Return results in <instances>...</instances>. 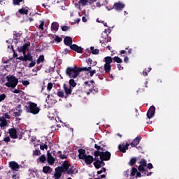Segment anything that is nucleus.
<instances>
[{"label": "nucleus", "instance_id": "58", "mask_svg": "<svg viewBox=\"0 0 179 179\" xmlns=\"http://www.w3.org/2000/svg\"><path fill=\"white\" fill-rule=\"evenodd\" d=\"M96 69H90V76H93L94 73H96Z\"/></svg>", "mask_w": 179, "mask_h": 179}, {"label": "nucleus", "instance_id": "42", "mask_svg": "<svg viewBox=\"0 0 179 179\" xmlns=\"http://www.w3.org/2000/svg\"><path fill=\"white\" fill-rule=\"evenodd\" d=\"M141 163H142V167H143V171L144 172L145 168L147 166V161L146 159H141Z\"/></svg>", "mask_w": 179, "mask_h": 179}, {"label": "nucleus", "instance_id": "47", "mask_svg": "<svg viewBox=\"0 0 179 179\" xmlns=\"http://www.w3.org/2000/svg\"><path fill=\"white\" fill-rule=\"evenodd\" d=\"M61 28L63 31H67L69 30V29H71L69 26H61Z\"/></svg>", "mask_w": 179, "mask_h": 179}, {"label": "nucleus", "instance_id": "10", "mask_svg": "<svg viewBox=\"0 0 179 179\" xmlns=\"http://www.w3.org/2000/svg\"><path fill=\"white\" fill-rule=\"evenodd\" d=\"M87 62L90 64V66L82 67V71H90L92 69V66H94L97 64L96 61H92V58H88Z\"/></svg>", "mask_w": 179, "mask_h": 179}, {"label": "nucleus", "instance_id": "16", "mask_svg": "<svg viewBox=\"0 0 179 179\" xmlns=\"http://www.w3.org/2000/svg\"><path fill=\"white\" fill-rule=\"evenodd\" d=\"M78 152H79V155H78L79 159H83V160H84L85 163V157H86L85 150H83V148H80L78 150Z\"/></svg>", "mask_w": 179, "mask_h": 179}, {"label": "nucleus", "instance_id": "29", "mask_svg": "<svg viewBox=\"0 0 179 179\" xmlns=\"http://www.w3.org/2000/svg\"><path fill=\"white\" fill-rule=\"evenodd\" d=\"M99 157H100V165H101V168L102 165H103V166H104L106 164L104 162L103 148V150L101 151Z\"/></svg>", "mask_w": 179, "mask_h": 179}, {"label": "nucleus", "instance_id": "23", "mask_svg": "<svg viewBox=\"0 0 179 179\" xmlns=\"http://www.w3.org/2000/svg\"><path fill=\"white\" fill-rule=\"evenodd\" d=\"M59 28V23L58 22H53L51 24V30L58 31Z\"/></svg>", "mask_w": 179, "mask_h": 179}, {"label": "nucleus", "instance_id": "48", "mask_svg": "<svg viewBox=\"0 0 179 179\" xmlns=\"http://www.w3.org/2000/svg\"><path fill=\"white\" fill-rule=\"evenodd\" d=\"M94 166L96 168V169H100L101 168V164H100V159L99 158V162L96 164H94Z\"/></svg>", "mask_w": 179, "mask_h": 179}, {"label": "nucleus", "instance_id": "7", "mask_svg": "<svg viewBox=\"0 0 179 179\" xmlns=\"http://www.w3.org/2000/svg\"><path fill=\"white\" fill-rule=\"evenodd\" d=\"M9 168L14 171L15 172H18V171L20 169V165L17 164V162H15V161H10L8 164Z\"/></svg>", "mask_w": 179, "mask_h": 179}, {"label": "nucleus", "instance_id": "20", "mask_svg": "<svg viewBox=\"0 0 179 179\" xmlns=\"http://www.w3.org/2000/svg\"><path fill=\"white\" fill-rule=\"evenodd\" d=\"M94 157L92 155H87L85 152V163L86 164H91L94 162Z\"/></svg>", "mask_w": 179, "mask_h": 179}, {"label": "nucleus", "instance_id": "31", "mask_svg": "<svg viewBox=\"0 0 179 179\" xmlns=\"http://www.w3.org/2000/svg\"><path fill=\"white\" fill-rule=\"evenodd\" d=\"M105 59H106L108 66L110 68V70L111 71L112 66H111L110 64L112 62H113V59L112 57H110V56L105 57Z\"/></svg>", "mask_w": 179, "mask_h": 179}, {"label": "nucleus", "instance_id": "22", "mask_svg": "<svg viewBox=\"0 0 179 179\" xmlns=\"http://www.w3.org/2000/svg\"><path fill=\"white\" fill-rule=\"evenodd\" d=\"M22 106L21 104H18L15 108V111H14V114L15 116H20L21 115L22 113V110L21 108Z\"/></svg>", "mask_w": 179, "mask_h": 179}, {"label": "nucleus", "instance_id": "12", "mask_svg": "<svg viewBox=\"0 0 179 179\" xmlns=\"http://www.w3.org/2000/svg\"><path fill=\"white\" fill-rule=\"evenodd\" d=\"M8 132L13 139H17L18 138L17 128H9Z\"/></svg>", "mask_w": 179, "mask_h": 179}, {"label": "nucleus", "instance_id": "21", "mask_svg": "<svg viewBox=\"0 0 179 179\" xmlns=\"http://www.w3.org/2000/svg\"><path fill=\"white\" fill-rule=\"evenodd\" d=\"M22 34L23 33L21 30H20V31H13V38H15L17 41L20 40L21 36Z\"/></svg>", "mask_w": 179, "mask_h": 179}, {"label": "nucleus", "instance_id": "11", "mask_svg": "<svg viewBox=\"0 0 179 179\" xmlns=\"http://www.w3.org/2000/svg\"><path fill=\"white\" fill-rule=\"evenodd\" d=\"M62 176V166L55 168V173L54 175L55 179H61Z\"/></svg>", "mask_w": 179, "mask_h": 179}, {"label": "nucleus", "instance_id": "17", "mask_svg": "<svg viewBox=\"0 0 179 179\" xmlns=\"http://www.w3.org/2000/svg\"><path fill=\"white\" fill-rule=\"evenodd\" d=\"M124 8H125L124 3H122V2H115V10H122Z\"/></svg>", "mask_w": 179, "mask_h": 179}, {"label": "nucleus", "instance_id": "33", "mask_svg": "<svg viewBox=\"0 0 179 179\" xmlns=\"http://www.w3.org/2000/svg\"><path fill=\"white\" fill-rule=\"evenodd\" d=\"M32 59L30 60L31 62H29L28 66L29 68H33V66H35L36 64V59H34L33 55H31Z\"/></svg>", "mask_w": 179, "mask_h": 179}, {"label": "nucleus", "instance_id": "38", "mask_svg": "<svg viewBox=\"0 0 179 179\" xmlns=\"http://www.w3.org/2000/svg\"><path fill=\"white\" fill-rule=\"evenodd\" d=\"M57 156L60 157V159H68V155H64V154H62V151H58Z\"/></svg>", "mask_w": 179, "mask_h": 179}, {"label": "nucleus", "instance_id": "13", "mask_svg": "<svg viewBox=\"0 0 179 179\" xmlns=\"http://www.w3.org/2000/svg\"><path fill=\"white\" fill-rule=\"evenodd\" d=\"M155 111L156 107L155 106H151L147 111V117H148V118H152L155 115Z\"/></svg>", "mask_w": 179, "mask_h": 179}, {"label": "nucleus", "instance_id": "54", "mask_svg": "<svg viewBox=\"0 0 179 179\" xmlns=\"http://www.w3.org/2000/svg\"><path fill=\"white\" fill-rule=\"evenodd\" d=\"M33 155H35V156H38V155H41V151H40V150H36L33 152Z\"/></svg>", "mask_w": 179, "mask_h": 179}, {"label": "nucleus", "instance_id": "3", "mask_svg": "<svg viewBox=\"0 0 179 179\" xmlns=\"http://www.w3.org/2000/svg\"><path fill=\"white\" fill-rule=\"evenodd\" d=\"M7 82H6L5 85L8 87H16L17 85L19 83L18 78L14 76L13 75H8L6 76Z\"/></svg>", "mask_w": 179, "mask_h": 179}, {"label": "nucleus", "instance_id": "39", "mask_svg": "<svg viewBox=\"0 0 179 179\" xmlns=\"http://www.w3.org/2000/svg\"><path fill=\"white\" fill-rule=\"evenodd\" d=\"M37 160H39L41 163H45L47 160V157H45V155H41V157H39V158Z\"/></svg>", "mask_w": 179, "mask_h": 179}, {"label": "nucleus", "instance_id": "64", "mask_svg": "<svg viewBox=\"0 0 179 179\" xmlns=\"http://www.w3.org/2000/svg\"><path fill=\"white\" fill-rule=\"evenodd\" d=\"M117 66L120 71H121L122 69H124L123 66L121 65V63L117 64Z\"/></svg>", "mask_w": 179, "mask_h": 179}, {"label": "nucleus", "instance_id": "49", "mask_svg": "<svg viewBox=\"0 0 179 179\" xmlns=\"http://www.w3.org/2000/svg\"><path fill=\"white\" fill-rule=\"evenodd\" d=\"M138 171H140V173L143 172V164L142 161H140V165L138 167Z\"/></svg>", "mask_w": 179, "mask_h": 179}, {"label": "nucleus", "instance_id": "32", "mask_svg": "<svg viewBox=\"0 0 179 179\" xmlns=\"http://www.w3.org/2000/svg\"><path fill=\"white\" fill-rule=\"evenodd\" d=\"M94 163H97V162H99V156H100L99 151H94Z\"/></svg>", "mask_w": 179, "mask_h": 179}, {"label": "nucleus", "instance_id": "6", "mask_svg": "<svg viewBox=\"0 0 179 179\" xmlns=\"http://www.w3.org/2000/svg\"><path fill=\"white\" fill-rule=\"evenodd\" d=\"M63 88L65 92L64 94V99H67L69 96L72 94V87H71V85H66V83H64Z\"/></svg>", "mask_w": 179, "mask_h": 179}, {"label": "nucleus", "instance_id": "60", "mask_svg": "<svg viewBox=\"0 0 179 179\" xmlns=\"http://www.w3.org/2000/svg\"><path fill=\"white\" fill-rule=\"evenodd\" d=\"M92 54H95V55L99 54V50L98 48L94 49V51H92Z\"/></svg>", "mask_w": 179, "mask_h": 179}, {"label": "nucleus", "instance_id": "55", "mask_svg": "<svg viewBox=\"0 0 179 179\" xmlns=\"http://www.w3.org/2000/svg\"><path fill=\"white\" fill-rule=\"evenodd\" d=\"M52 82H49V83H48V86H47V89L48 90H51V89H52Z\"/></svg>", "mask_w": 179, "mask_h": 179}, {"label": "nucleus", "instance_id": "62", "mask_svg": "<svg viewBox=\"0 0 179 179\" xmlns=\"http://www.w3.org/2000/svg\"><path fill=\"white\" fill-rule=\"evenodd\" d=\"M69 52H70V50L69 48H64L63 53L64 54H68Z\"/></svg>", "mask_w": 179, "mask_h": 179}, {"label": "nucleus", "instance_id": "50", "mask_svg": "<svg viewBox=\"0 0 179 179\" xmlns=\"http://www.w3.org/2000/svg\"><path fill=\"white\" fill-rule=\"evenodd\" d=\"M6 97V93H2V94H0V101H3V100H5Z\"/></svg>", "mask_w": 179, "mask_h": 179}, {"label": "nucleus", "instance_id": "35", "mask_svg": "<svg viewBox=\"0 0 179 179\" xmlns=\"http://www.w3.org/2000/svg\"><path fill=\"white\" fill-rule=\"evenodd\" d=\"M31 59H32V54L30 51H29L24 57V61H31Z\"/></svg>", "mask_w": 179, "mask_h": 179}, {"label": "nucleus", "instance_id": "53", "mask_svg": "<svg viewBox=\"0 0 179 179\" xmlns=\"http://www.w3.org/2000/svg\"><path fill=\"white\" fill-rule=\"evenodd\" d=\"M55 40L57 43H61V41H62V38L59 37V36H56V37L55 38Z\"/></svg>", "mask_w": 179, "mask_h": 179}, {"label": "nucleus", "instance_id": "52", "mask_svg": "<svg viewBox=\"0 0 179 179\" xmlns=\"http://www.w3.org/2000/svg\"><path fill=\"white\" fill-rule=\"evenodd\" d=\"M94 148L98 150L99 152H102L103 148L102 147H100V145H97V144L94 145Z\"/></svg>", "mask_w": 179, "mask_h": 179}, {"label": "nucleus", "instance_id": "61", "mask_svg": "<svg viewBox=\"0 0 179 179\" xmlns=\"http://www.w3.org/2000/svg\"><path fill=\"white\" fill-rule=\"evenodd\" d=\"M108 10H112L113 9H115V3L112 6H106Z\"/></svg>", "mask_w": 179, "mask_h": 179}, {"label": "nucleus", "instance_id": "1", "mask_svg": "<svg viewBox=\"0 0 179 179\" xmlns=\"http://www.w3.org/2000/svg\"><path fill=\"white\" fill-rule=\"evenodd\" d=\"M82 71V67L78 66L77 65H74L73 66H67V68H66V75L71 78H78Z\"/></svg>", "mask_w": 179, "mask_h": 179}, {"label": "nucleus", "instance_id": "15", "mask_svg": "<svg viewBox=\"0 0 179 179\" xmlns=\"http://www.w3.org/2000/svg\"><path fill=\"white\" fill-rule=\"evenodd\" d=\"M129 145L130 144H129V143H126V144H120V145L118 146V148L120 150V152L125 153L126 150L129 149Z\"/></svg>", "mask_w": 179, "mask_h": 179}, {"label": "nucleus", "instance_id": "56", "mask_svg": "<svg viewBox=\"0 0 179 179\" xmlns=\"http://www.w3.org/2000/svg\"><path fill=\"white\" fill-rule=\"evenodd\" d=\"M87 2H88V0H80L79 1V3L83 6H85Z\"/></svg>", "mask_w": 179, "mask_h": 179}, {"label": "nucleus", "instance_id": "46", "mask_svg": "<svg viewBox=\"0 0 179 179\" xmlns=\"http://www.w3.org/2000/svg\"><path fill=\"white\" fill-rule=\"evenodd\" d=\"M136 172H138V169L136 168H133L131 169V176H135Z\"/></svg>", "mask_w": 179, "mask_h": 179}, {"label": "nucleus", "instance_id": "44", "mask_svg": "<svg viewBox=\"0 0 179 179\" xmlns=\"http://www.w3.org/2000/svg\"><path fill=\"white\" fill-rule=\"evenodd\" d=\"M40 149H41V150H44V149H48V145H47V143H45V144H43V143L41 144Z\"/></svg>", "mask_w": 179, "mask_h": 179}, {"label": "nucleus", "instance_id": "63", "mask_svg": "<svg viewBox=\"0 0 179 179\" xmlns=\"http://www.w3.org/2000/svg\"><path fill=\"white\" fill-rule=\"evenodd\" d=\"M17 59H20L21 61H25V57H24V55H21L20 57H17Z\"/></svg>", "mask_w": 179, "mask_h": 179}, {"label": "nucleus", "instance_id": "59", "mask_svg": "<svg viewBox=\"0 0 179 179\" xmlns=\"http://www.w3.org/2000/svg\"><path fill=\"white\" fill-rule=\"evenodd\" d=\"M108 41H111V38H108V37L106 38H104L103 41H100V43H102V44L105 43H108Z\"/></svg>", "mask_w": 179, "mask_h": 179}, {"label": "nucleus", "instance_id": "5", "mask_svg": "<svg viewBox=\"0 0 179 179\" xmlns=\"http://www.w3.org/2000/svg\"><path fill=\"white\" fill-rule=\"evenodd\" d=\"M31 45L30 41H27V43H24L23 45H20V47H17V50L19 52H22L24 57L27 56V51L29 50Z\"/></svg>", "mask_w": 179, "mask_h": 179}, {"label": "nucleus", "instance_id": "27", "mask_svg": "<svg viewBox=\"0 0 179 179\" xmlns=\"http://www.w3.org/2000/svg\"><path fill=\"white\" fill-rule=\"evenodd\" d=\"M103 61L105 62L104 64V71L106 73H109L110 72V69L109 67V65L108 64V62H107V59H106V57L105 58L103 59Z\"/></svg>", "mask_w": 179, "mask_h": 179}, {"label": "nucleus", "instance_id": "19", "mask_svg": "<svg viewBox=\"0 0 179 179\" xmlns=\"http://www.w3.org/2000/svg\"><path fill=\"white\" fill-rule=\"evenodd\" d=\"M78 172L79 171L76 166H71V168H69L68 175H76Z\"/></svg>", "mask_w": 179, "mask_h": 179}, {"label": "nucleus", "instance_id": "14", "mask_svg": "<svg viewBox=\"0 0 179 179\" xmlns=\"http://www.w3.org/2000/svg\"><path fill=\"white\" fill-rule=\"evenodd\" d=\"M71 49L79 53L83 52V47H80L78 44H72V45H71Z\"/></svg>", "mask_w": 179, "mask_h": 179}, {"label": "nucleus", "instance_id": "28", "mask_svg": "<svg viewBox=\"0 0 179 179\" xmlns=\"http://www.w3.org/2000/svg\"><path fill=\"white\" fill-rule=\"evenodd\" d=\"M141 139V137H136V138H134V140H133V141H131V147L134 148V146H137V145H138Z\"/></svg>", "mask_w": 179, "mask_h": 179}, {"label": "nucleus", "instance_id": "57", "mask_svg": "<svg viewBox=\"0 0 179 179\" xmlns=\"http://www.w3.org/2000/svg\"><path fill=\"white\" fill-rule=\"evenodd\" d=\"M22 83L24 86H28V85L30 84V82L29 80H22Z\"/></svg>", "mask_w": 179, "mask_h": 179}, {"label": "nucleus", "instance_id": "18", "mask_svg": "<svg viewBox=\"0 0 179 179\" xmlns=\"http://www.w3.org/2000/svg\"><path fill=\"white\" fill-rule=\"evenodd\" d=\"M64 44H66V45H70V48H71V45H73L72 37H70L69 36H66L64 38Z\"/></svg>", "mask_w": 179, "mask_h": 179}, {"label": "nucleus", "instance_id": "36", "mask_svg": "<svg viewBox=\"0 0 179 179\" xmlns=\"http://www.w3.org/2000/svg\"><path fill=\"white\" fill-rule=\"evenodd\" d=\"M57 96H59V97H65V93L64 92V90H61L60 89H58L57 92Z\"/></svg>", "mask_w": 179, "mask_h": 179}, {"label": "nucleus", "instance_id": "37", "mask_svg": "<svg viewBox=\"0 0 179 179\" xmlns=\"http://www.w3.org/2000/svg\"><path fill=\"white\" fill-rule=\"evenodd\" d=\"M113 62H117L118 64L123 62V59L120 57L115 56L113 57Z\"/></svg>", "mask_w": 179, "mask_h": 179}, {"label": "nucleus", "instance_id": "4", "mask_svg": "<svg viewBox=\"0 0 179 179\" xmlns=\"http://www.w3.org/2000/svg\"><path fill=\"white\" fill-rule=\"evenodd\" d=\"M94 83H95L94 80H90V83L88 80H85V87H89V92H87V94H90L92 92L93 93H97V92H99L98 87H96V86H94Z\"/></svg>", "mask_w": 179, "mask_h": 179}, {"label": "nucleus", "instance_id": "51", "mask_svg": "<svg viewBox=\"0 0 179 179\" xmlns=\"http://www.w3.org/2000/svg\"><path fill=\"white\" fill-rule=\"evenodd\" d=\"M39 29L44 30V20H40Z\"/></svg>", "mask_w": 179, "mask_h": 179}, {"label": "nucleus", "instance_id": "24", "mask_svg": "<svg viewBox=\"0 0 179 179\" xmlns=\"http://www.w3.org/2000/svg\"><path fill=\"white\" fill-rule=\"evenodd\" d=\"M29 8L28 6H25V8H21L18 10L19 13L20 15H28Z\"/></svg>", "mask_w": 179, "mask_h": 179}, {"label": "nucleus", "instance_id": "9", "mask_svg": "<svg viewBox=\"0 0 179 179\" xmlns=\"http://www.w3.org/2000/svg\"><path fill=\"white\" fill-rule=\"evenodd\" d=\"M46 160L50 166H53L55 163V158L52 157V154H51L50 151H47Z\"/></svg>", "mask_w": 179, "mask_h": 179}, {"label": "nucleus", "instance_id": "26", "mask_svg": "<svg viewBox=\"0 0 179 179\" xmlns=\"http://www.w3.org/2000/svg\"><path fill=\"white\" fill-rule=\"evenodd\" d=\"M43 173L48 175L52 173V169L50 166H43Z\"/></svg>", "mask_w": 179, "mask_h": 179}, {"label": "nucleus", "instance_id": "30", "mask_svg": "<svg viewBox=\"0 0 179 179\" xmlns=\"http://www.w3.org/2000/svg\"><path fill=\"white\" fill-rule=\"evenodd\" d=\"M69 85L72 88V92H73V87H75L77 85V83L75 81V78H71V79H69Z\"/></svg>", "mask_w": 179, "mask_h": 179}, {"label": "nucleus", "instance_id": "43", "mask_svg": "<svg viewBox=\"0 0 179 179\" xmlns=\"http://www.w3.org/2000/svg\"><path fill=\"white\" fill-rule=\"evenodd\" d=\"M25 0H13V5H20L21 2H24Z\"/></svg>", "mask_w": 179, "mask_h": 179}, {"label": "nucleus", "instance_id": "8", "mask_svg": "<svg viewBox=\"0 0 179 179\" xmlns=\"http://www.w3.org/2000/svg\"><path fill=\"white\" fill-rule=\"evenodd\" d=\"M71 165L69 164V161H64L62 164V174L66 173L68 175V172L69 171V168H71Z\"/></svg>", "mask_w": 179, "mask_h": 179}, {"label": "nucleus", "instance_id": "40", "mask_svg": "<svg viewBox=\"0 0 179 179\" xmlns=\"http://www.w3.org/2000/svg\"><path fill=\"white\" fill-rule=\"evenodd\" d=\"M136 162H137V158H135L134 157V158H131L130 159L129 164H130V166H134V164H136Z\"/></svg>", "mask_w": 179, "mask_h": 179}, {"label": "nucleus", "instance_id": "34", "mask_svg": "<svg viewBox=\"0 0 179 179\" xmlns=\"http://www.w3.org/2000/svg\"><path fill=\"white\" fill-rule=\"evenodd\" d=\"M7 124H8V121L5 118V116H4V118L3 120H1V121L0 122V127H1V128H5Z\"/></svg>", "mask_w": 179, "mask_h": 179}, {"label": "nucleus", "instance_id": "25", "mask_svg": "<svg viewBox=\"0 0 179 179\" xmlns=\"http://www.w3.org/2000/svg\"><path fill=\"white\" fill-rule=\"evenodd\" d=\"M103 160H110L111 154L109 152V151H104V150H103Z\"/></svg>", "mask_w": 179, "mask_h": 179}, {"label": "nucleus", "instance_id": "45", "mask_svg": "<svg viewBox=\"0 0 179 179\" xmlns=\"http://www.w3.org/2000/svg\"><path fill=\"white\" fill-rule=\"evenodd\" d=\"M10 141H11V138H10V137H9V136H7V137H4L3 145H4L5 142H6V143H8V142H10Z\"/></svg>", "mask_w": 179, "mask_h": 179}, {"label": "nucleus", "instance_id": "2", "mask_svg": "<svg viewBox=\"0 0 179 179\" xmlns=\"http://www.w3.org/2000/svg\"><path fill=\"white\" fill-rule=\"evenodd\" d=\"M24 109L27 113H31V114H38L41 111L37 103L34 101H29V106H24Z\"/></svg>", "mask_w": 179, "mask_h": 179}, {"label": "nucleus", "instance_id": "41", "mask_svg": "<svg viewBox=\"0 0 179 179\" xmlns=\"http://www.w3.org/2000/svg\"><path fill=\"white\" fill-rule=\"evenodd\" d=\"M44 55H39L38 58L36 59L37 64H41V62H44Z\"/></svg>", "mask_w": 179, "mask_h": 179}]
</instances>
